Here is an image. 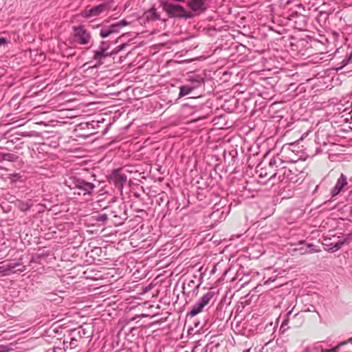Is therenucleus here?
I'll return each instance as SVG.
<instances>
[{
    "mask_svg": "<svg viewBox=\"0 0 352 352\" xmlns=\"http://www.w3.org/2000/svg\"><path fill=\"white\" fill-rule=\"evenodd\" d=\"M111 34V31L109 30V29L108 28V27H106V28H102L101 30H100V36L102 37V38H106V37H108Z\"/></svg>",
    "mask_w": 352,
    "mask_h": 352,
    "instance_id": "nucleus-25",
    "label": "nucleus"
},
{
    "mask_svg": "<svg viewBox=\"0 0 352 352\" xmlns=\"http://www.w3.org/2000/svg\"><path fill=\"white\" fill-rule=\"evenodd\" d=\"M214 292H208L195 305L192 306L190 311L187 313V316L193 317L201 313L203 309L209 304L210 301L214 298Z\"/></svg>",
    "mask_w": 352,
    "mask_h": 352,
    "instance_id": "nucleus-5",
    "label": "nucleus"
},
{
    "mask_svg": "<svg viewBox=\"0 0 352 352\" xmlns=\"http://www.w3.org/2000/svg\"><path fill=\"white\" fill-rule=\"evenodd\" d=\"M0 170H8V168H4V167L0 166Z\"/></svg>",
    "mask_w": 352,
    "mask_h": 352,
    "instance_id": "nucleus-34",
    "label": "nucleus"
},
{
    "mask_svg": "<svg viewBox=\"0 0 352 352\" xmlns=\"http://www.w3.org/2000/svg\"><path fill=\"white\" fill-rule=\"evenodd\" d=\"M214 211L210 214V218L217 220L218 217H219V219H225L226 215H224V210L222 211H220L219 207L217 205H214L213 207Z\"/></svg>",
    "mask_w": 352,
    "mask_h": 352,
    "instance_id": "nucleus-17",
    "label": "nucleus"
},
{
    "mask_svg": "<svg viewBox=\"0 0 352 352\" xmlns=\"http://www.w3.org/2000/svg\"><path fill=\"white\" fill-rule=\"evenodd\" d=\"M64 184L70 190H73L74 195L92 196L95 193L96 185L79 175H69L65 179Z\"/></svg>",
    "mask_w": 352,
    "mask_h": 352,
    "instance_id": "nucleus-1",
    "label": "nucleus"
},
{
    "mask_svg": "<svg viewBox=\"0 0 352 352\" xmlns=\"http://www.w3.org/2000/svg\"><path fill=\"white\" fill-rule=\"evenodd\" d=\"M191 81V87H193V90L199 87L202 84L204 83V78L201 76H197L195 78L190 79Z\"/></svg>",
    "mask_w": 352,
    "mask_h": 352,
    "instance_id": "nucleus-20",
    "label": "nucleus"
},
{
    "mask_svg": "<svg viewBox=\"0 0 352 352\" xmlns=\"http://www.w3.org/2000/svg\"><path fill=\"white\" fill-rule=\"evenodd\" d=\"M9 351L8 346L0 344V352H8Z\"/></svg>",
    "mask_w": 352,
    "mask_h": 352,
    "instance_id": "nucleus-28",
    "label": "nucleus"
},
{
    "mask_svg": "<svg viewBox=\"0 0 352 352\" xmlns=\"http://www.w3.org/2000/svg\"><path fill=\"white\" fill-rule=\"evenodd\" d=\"M352 239V234H347L342 239H340L337 242H336L332 248H331L332 252H336L340 250L342 246L347 243H349Z\"/></svg>",
    "mask_w": 352,
    "mask_h": 352,
    "instance_id": "nucleus-13",
    "label": "nucleus"
},
{
    "mask_svg": "<svg viewBox=\"0 0 352 352\" xmlns=\"http://www.w3.org/2000/svg\"><path fill=\"white\" fill-rule=\"evenodd\" d=\"M109 217H117V215L113 211H111V213L109 214H107L106 213L98 214L96 217V220L98 222L104 223L108 219Z\"/></svg>",
    "mask_w": 352,
    "mask_h": 352,
    "instance_id": "nucleus-19",
    "label": "nucleus"
},
{
    "mask_svg": "<svg viewBox=\"0 0 352 352\" xmlns=\"http://www.w3.org/2000/svg\"><path fill=\"white\" fill-rule=\"evenodd\" d=\"M349 343H351L352 344V337L349 338L346 340L341 342V344H343V345H346V344H347Z\"/></svg>",
    "mask_w": 352,
    "mask_h": 352,
    "instance_id": "nucleus-29",
    "label": "nucleus"
},
{
    "mask_svg": "<svg viewBox=\"0 0 352 352\" xmlns=\"http://www.w3.org/2000/svg\"><path fill=\"white\" fill-rule=\"evenodd\" d=\"M352 239V234H347L342 239H340L337 242H336L332 248H331L332 252H336L340 250L342 246L347 243H349Z\"/></svg>",
    "mask_w": 352,
    "mask_h": 352,
    "instance_id": "nucleus-14",
    "label": "nucleus"
},
{
    "mask_svg": "<svg viewBox=\"0 0 352 352\" xmlns=\"http://www.w3.org/2000/svg\"><path fill=\"white\" fill-rule=\"evenodd\" d=\"M126 179V175L122 173L121 169L113 170L111 175H110L111 182L120 190H122Z\"/></svg>",
    "mask_w": 352,
    "mask_h": 352,
    "instance_id": "nucleus-9",
    "label": "nucleus"
},
{
    "mask_svg": "<svg viewBox=\"0 0 352 352\" xmlns=\"http://www.w3.org/2000/svg\"><path fill=\"white\" fill-rule=\"evenodd\" d=\"M129 24V22H128L124 19V20H122L121 21L111 24V25H109L108 27V28L111 31V34L117 33L120 31L121 28H122L124 26H126Z\"/></svg>",
    "mask_w": 352,
    "mask_h": 352,
    "instance_id": "nucleus-15",
    "label": "nucleus"
},
{
    "mask_svg": "<svg viewBox=\"0 0 352 352\" xmlns=\"http://www.w3.org/2000/svg\"><path fill=\"white\" fill-rule=\"evenodd\" d=\"M47 300L50 302H54V304H59L62 302V298L60 296H58L55 294H50L48 296Z\"/></svg>",
    "mask_w": 352,
    "mask_h": 352,
    "instance_id": "nucleus-21",
    "label": "nucleus"
},
{
    "mask_svg": "<svg viewBox=\"0 0 352 352\" xmlns=\"http://www.w3.org/2000/svg\"><path fill=\"white\" fill-rule=\"evenodd\" d=\"M351 113H352V107H351Z\"/></svg>",
    "mask_w": 352,
    "mask_h": 352,
    "instance_id": "nucleus-39",
    "label": "nucleus"
},
{
    "mask_svg": "<svg viewBox=\"0 0 352 352\" xmlns=\"http://www.w3.org/2000/svg\"><path fill=\"white\" fill-rule=\"evenodd\" d=\"M199 287V285H197L195 287V288L193 289L194 293H195L196 294H197V290H198Z\"/></svg>",
    "mask_w": 352,
    "mask_h": 352,
    "instance_id": "nucleus-33",
    "label": "nucleus"
},
{
    "mask_svg": "<svg viewBox=\"0 0 352 352\" xmlns=\"http://www.w3.org/2000/svg\"><path fill=\"white\" fill-rule=\"evenodd\" d=\"M161 6L170 18L190 19L193 16V14L187 12L182 6L172 3L170 0H162Z\"/></svg>",
    "mask_w": 352,
    "mask_h": 352,
    "instance_id": "nucleus-2",
    "label": "nucleus"
},
{
    "mask_svg": "<svg viewBox=\"0 0 352 352\" xmlns=\"http://www.w3.org/2000/svg\"><path fill=\"white\" fill-rule=\"evenodd\" d=\"M292 320V325L293 327H300L303 323V318L302 316L299 315V314H296L292 316V311H289L287 314L286 318L283 321L281 326L280 327V331L282 333H284L287 329L289 322Z\"/></svg>",
    "mask_w": 352,
    "mask_h": 352,
    "instance_id": "nucleus-8",
    "label": "nucleus"
},
{
    "mask_svg": "<svg viewBox=\"0 0 352 352\" xmlns=\"http://www.w3.org/2000/svg\"><path fill=\"white\" fill-rule=\"evenodd\" d=\"M109 43L107 41H102L100 44L99 49L94 51L93 58L100 63H102V60L111 55V52H108L109 48Z\"/></svg>",
    "mask_w": 352,
    "mask_h": 352,
    "instance_id": "nucleus-10",
    "label": "nucleus"
},
{
    "mask_svg": "<svg viewBox=\"0 0 352 352\" xmlns=\"http://www.w3.org/2000/svg\"><path fill=\"white\" fill-rule=\"evenodd\" d=\"M2 158L5 161L15 162L18 159V156L13 153H5L3 155Z\"/></svg>",
    "mask_w": 352,
    "mask_h": 352,
    "instance_id": "nucleus-22",
    "label": "nucleus"
},
{
    "mask_svg": "<svg viewBox=\"0 0 352 352\" xmlns=\"http://www.w3.org/2000/svg\"><path fill=\"white\" fill-rule=\"evenodd\" d=\"M292 170L289 168H287L286 167H283L279 170V172L274 173L270 177V179H274L278 175V179L280 182H283L285 179H287L288 180H292V178L289 177V176L292 175Z\"/></svg>",
    "mask_w": 352,
    "mask_h": 352,
    "instance_id": "nucleus-12",
    "label": "nucleus"
},
{
    "mask_svg": "<svg viewBox=\"0 0 352 352\" xmlns=\"http://www.w3.org/2000/svg\"><path fill=\"white\" fill-rule=\"evenodd\" d=\"M34 201L32 199H28L26 201L19 200L17 201V207L21 211L25 212L31 208L34 205Z\"/></svg>",
    "mask_w": 352,
    "mask_h": 352,
    "instance_id": "nucleus-16",
    "label": "nucleus"
},
{
    "mask_svg": "<svg viewBox=\"0 0 352 352\" xmlns=\"http://www.w3.org/2000/svg\"><path fill=\"white\" fill-rule=\"evenodd\" d=\"M347 184V177L343 173H341L340 177L338 179L335 186L331 190L332 196L338 195L342 189Z\"/></svg>",
    "mask_w": 352,
    "mask_h": 352,
    "instance_id": "nucleus-11",
    "label": "nucleus"
},
{
    "mask_svg": "<svg viewBox=\"0 0 352 352\" xmlns=\"http://www.w3.org/2000/svg\"><path fill=\"white\" fill-rule=\"evenodd\" d=\"M109 8L108 3H102L91 8H86L80 13V16L85 19L96 17L100 15Z\"/></svg>",
    "mask_w": 352,
    "mask_h": 352,
    "instance_id": "nucleus-7",
    "label": "nucleus"
},
{
    "mask_svg": "<svg viewBox=\"0 0 352 352\" xmlns=\"http://www.w3.org/2000/svg\"><path fill=\"white\" fill-rule=\"evenodd\" d=\"M282 163L281 159L280 158H273L270 160L269 162V166L271 168L278 167Z\"/></svg>",
    "mask_w": 352,
    "mask_h": 352,
    "instance_id": "nucleus-24",
    "label": "nucleus"
},
{
    "mask_svg": "<svg viewBox=\"0 0 352 352\" xmlns=\"http://www.w3.org/2000/svg\"><path fill=\"white\" fill-rule=\"evenodd\" d=\"M352 63V53L350 54V55L347 57H346L344 59L342 60V67L346 66L350 63Z\"/></svg>",
    "mask_w": 352,
    "mask_h": 352,
    "instance_id": "nucleus-27",
    "label": "nucleus"
},
{
    "mask_svg": "<svg viewBox=\"0 0 352 352\" xmlns=\"http://www.w3.org/2000/svg\"><path fill=\"white\" fill-rule=\"evenodd\" d=\"M72 39L75 43L87 45L90 43L91 36L83 25L74 26Z\"/></svg>",
    "mask_w": 352,
    "mask_h": 352,
    "instance_id": "nucleus-4",
    "label": "nucleus"
},
{
    "mask_svg": "<svg viewBox=\"0 0 352 352\" xmlns=\"http://www.w3.org/2000/svg\"><path fill=\"white\" fill-rule=\"evenodd\" d=\"M307 249L308 250L307 251V252L309 254L320 252V248L312 243L307 244Z\"/></svg>",
    "mask_w": 352,
    "mask_h": 352,
    "instance_id": "nucleus-23",
    "label": "nucleus"
},
{
    "mask_svg": "<svg viewBox=\"0 0 352 352\" xmlns=\"http://www.w3.org/2000/svg\"><path fill=\"white\" fill-rule=\"evenodd\" d=\"M321 349H319L318 346H315L313 348L311 352H320Z\"/></svg>",
    "mask_w": 352,
    "mask_h": 352,
    "instance_id": "nucleus-31",
    "label": "nucleus"
},
{
    "mask_svg": "<svg viewBox=\"0 0 352 352\" xmlns=\"http://www.w3.org/2000/svg\"><path fill=\"white\" fill-rule=\"evenodd\" d=\"M265 175H266V174L263 175V173H261V174H260V176H261V177H264V176H265Z\"/></svg>",
    "mask_w": 352,
    "mask_h": 352,
    "instance_id": "nucleus-36",
    "label": "nucleus"
},
{
    "mask_svg": "<svg viewBox=\"0 0 352 352\" xmlns=\"http://www.w3.org/2000/svg\"><path fill=\"white\" fill-rule=\"evenodd\" d=\"M250 349H246V350L243 351V352H250Z\"/></svg>",
    "mask_w": 352,
    "mask_h": 352,
    "instance_id": "nucleus-37",
    "label": "nucleus"
},
{
    "mask_svg": "<svg viewBox=\"0 0 352 352\" xmlns=\"http://www.w3.org/2000/svg\"><path fill=\"white\" fill-rule=\"evenodd\" d=\"M351 214L352 215V206H351V212H350Z\"/></svg>",
    "mask_w": 352,
    "mask_h": 352,
    "instance_id": "nucleus-38",
    "label": "nucleus"
},
{
    "mask_svg": "<svg viewBox=\"0 0 352 352\" xmlns=\"http://www.w3.org/2000/svg\"><path fill=\"white\" fill-rule=\"evenodd\" d=\"M344 346L343 344H341V342H340L338 345H336L335 347L331 349H323L321 348L320 352H338V350Z\"/></svg>",
    "mask_w": 352,
    "mask_h": 352,
    "instance_id": "nucleus-26",
    "label": "nucleus"
},
{
    "mask_svg": "<svg viewBox=\"0 0 352 352\" xmlns=\"http://www.w3.org/2000/svg\"><path fill=\"white\" fill-rule=\"evenodd\" d=\"M193 91V87L190 85H182L179 87V97L182 98L190 94Z\"/></svg>",
    "mask_w": 352,
    "mask_h": 352,
    "instance_id": "nucleus-18",
    "label": "nucleus"
},
{
    "mask_svg": "<svg viewBox=\"0 0 352 352\" xmlns=\"http://www.w3.org/2000/svg\"><path fill=\"white\" fill-rule=\"evenodd\" d=\"M125 46V44H122L120 46V50H122L124 48V47Z\"/></svg>",
    "mask_w": 352,
    "mask_h": 352,
    "instance_id": "nucleus-35",
    "label": "nucleus"
},
{
    "mask_svg": "<svg viewBox=\"0 0 352 352\" xmlns=\"http://www.w3.org/2000/svg\"><path fill=\"white\" fill-rule=\"evenodd\" d=\"M69 346L66 345L68 341L64 340L63 344L67 348L75 349L79 344H85L91 340V335L89 331L82 327L73 329L69 334Z\"/></svg>",
    "mask_w": 352,
    "mask_h": 352,
    "instance_id": "nucleus-3",
    "label": "nucleus"
},
{
    "mask_svg": "<svg viewBox=\"0 0 352 352\" xmlns=\"http://www.w3.org/2000/svg\"><path fill=\"white\" fill-rule=\"evenodd\" d=\"M25 270V266L22 264L21 259L18 261H10L6 265L0 266V274L8 275L10 273L23 272Z\"/></svg>",
    "mask_w": 352,
    "mask_h": 352,
    "instance_id": "nucleus-6",
    "label": "nucleus"
},
{
    "mask_svg": "<svg viewBox=\"0 0 352 352\" xmlns=\"http://www.w3.org/2000/svg\"><path fill=\"white\" fill-rule=\"evenodd\" d=\"M152 12H153V16H154V18H155V19H158L160 18V17H159V16L156 14L155 10H153L152 11Z\"/></svg>",
    "mask_w": 352,
    "mask_h": 352,
    "instance_id": "nucleus-32",
    "label": "nucleus"
},
{
    "mask_svg": "<svg viewBox=\"0 0 352 352\" xmlns=\"http://www.w3.org/2000/svg\"><path fill=\"white\" fill-rule=\"evenodd\" d=\"M8 43V41L6 38L1 37L0 38V45H5Z\"/></svg>",
    "mask_w": 352,
    "mask_h": 352,
    "instance_id": "nucleus-30",
    "label": "nucleus"
}]
</instances>
